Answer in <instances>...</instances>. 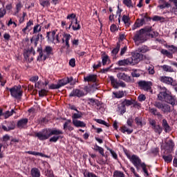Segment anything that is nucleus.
<instances>
[{
	"mask_svg": "<svg viewBox=\"0 0 177 177\" xmlns=\"http://www.w3.org/2000/svg\"><path fill=\"white\" fill-rule=\"evenodd\" d=\"M53 135L55 136H53ZM59 135H63V131L60 129H44L39 132H35L34 136L35 138H37V139L41 142H44V140H48L50 136H53L49 139V142L51 143H56V142L62 138Z\"/></svg>",
	"mask_w": 177,
	"mask_h": 177,
	"instance_id": "f257e3e1",
	"label": "nucleus"
},
{
	"mask_svg": "<svg viewBox=\"0 0 177 177\" xmlns=\"http://www.w3.org/2000/svg\"><path fill=\"white\" fill-rule=\"evenodd\" d=\"M158 100L165 102L167 104H171L173 107L177 104V98L176 95L164 86H158Z\"/></svg>",
	"mask_w": 177,
	"mask_h": 177,
	"instance_id": "f03ea898",
	"label": "nucleus"
},
{
	"mask_svg": "<svg viewBox=\"0 0 177 177\" xmlns=\"http://www.w3.org/2000/svg\"><path fill=\"white\" fill-rule=\"evenodd\" d=\"M124 153L127 156V158L130 160L131 162L134 165L137 171H140V168H142L144 174H146V176H149V171L147 170V165L144 162H142V159L139 158L137 155H132L131 156V153L127 149H124Z\"/></svg>",
	"mask_w": 177,
	"mask_h": 177,
	"instance_id": "7ed1b4c3",
	"label": "nucleus"
},
{
	"mask_svg": "<svg viewBox=\"0 0 177 177\" xmlns=\"http://www.w3.org/2000/svg\"><path fill=\"white\" fill-rule=\"evenodd\" d=\"M124 153L127 156V158L130 160L131 162L134 165L137 171H140V168H142L144 174H146V176H149V171L147 170V165L144 162H142V159L139 158L137 155H132L131 156V153L127 149H124Z\"/></svg>",
	"mask_w": 177,
	"mask_h": 177,
	"instance_id": "20e7f679",
	"label": "nucleus"
},
{
	"mask_svg": "<svg viewBox=\"0 0 177 177\" xmlns=\"http://www.w3.org/2000/svg\"><path fill=\"white\" fill-rule=\"evenodd\" d=\"M37 52L39 53L37 61L45 62L46 59H49L50 56L53 55V48L50 46H46L44 49H42V46H40L37 48Z\"/></svg>",
	"mask_w": 177,
	"mask_h": 177,
	"instance_id": "39448f33",
	"label": "nucleus"
},
{
	"mask_svg": "<svg viewBox=\"0 0 177 177\" xmlns=\"http://www.w3.org/2000/svg\"><path fill=\"white\" fill-rule=\"evenodd\" d=\"M7 91H10V95L14 99H17V100H20L23 97V90H21V86H14L13 87L9 88V87H6Z\"/></svg>",
	"mask_w": 177,
	"mask_h": 177,
	"instance_id": "423d86ee",
	"label": "nucleus"
},
{
	"mask_svg": "<svg viewBox=\"0 0 177 177\" xmlns=\"http://www.w3.org/2000/svg\"><path fill=\"white\" fill-rule=\"evenodd\" d=\"M154 107H156V109H158L159 110H161L164 114L166 113H171V106L168 104H162V102L160 101H156L153 103Z\"/></svg>",
	"mask_w": 177,
	"mask_h": 177,
	"instance_id": "0eeeda50",
	"label": "nucleus"
},
{
	"mask_svg": "<svg viewBox=\"0 0 177 177\" xmlns=\"http://www.w3.org/2000/svg\"><path fill=\"white\" fill-rule=\"evenodd\" d=\"M138 87L142 91H145L146 92H149L151 89V86L153 83L151 82H147L146 80H140L138 82Z\"/></svg>",
	"mask_w": 177,
	"mask_h": 177,
	"instance_id": "6e6552de",
	"label": "nucleus"
},
{
	"mask_svg": "<svg viewBox=\"0 0 177 177\" xmlns=\"http://www.w3.org/2000/svg\"><path fill=\"white\" fill-rule=\"evenodd\" d=\"M67 84H70V85H75V80H74V77H66L65 78L59 80L58 82V84L59 85L60 88H62V86L67 85Z\"/></svg>",
	"mask_w": 177,
	"mask_h": 177,
	"instance_id": "1a4fd4ad",
	"label": "nucleus"
},
{
	"mask_svg": "<svg viewBox=\"0 0 177 177\" xmlns=\"http://www.w3.org/2000/svg\"><path fill=\"white\" fill-rule=\"evenodd\" d=\"M129 58L131 60V66H135V64H138L141 60H143V54L136 53Z\"/></svg>",
	"mask_w": 177,
	"mask_h": 177,
	"instance_id": "9d476101",
	"label": "nucleus"
},
{
	"mask_svg": "<svg viewBox=\"0 0 177 177\" xmlns=\"http://www.w3.org/2000/svg\"><path fill=\"white\" fill-rule=\"evenodd\" d=\"M160 82L166 84L167 85H171V86H176V80L168 76H162L160 77Z\"/></svg>",
	"mask_w": 177,
	"mask_h": 177,
	"instance_id": "9b49d317",
	"label": "nucleus"
},
{
	"mask_svg": "<svg viewBox=\"0 0 177 177\" xmlns=\"http://www.w3.org/2000/svg\"><path fill=\"white\" fill-rule=\"evenodd\" d=\"M133 39L135 42H145L146 41V37L145 33L140 30L139 31L136 32Z\"/></svg>",
	"mask_w": 177,
	"mask_h": 177,
	"instance_id": "f8f14e48",
	"label": "nucleus"
},
{
	"mask_svg": "<svg viewBox=\"0 0 177 177\" xmlns=\"http://www.w3.org/2000/svg\"><path fill=\"white\" fill-rule=\"evenodd\" d=\"M83 96H85V93L78 88H73L69 94V97H82Z\"/></svg>",
	"mask_w": 177,
	"mask_h": 177,
	"instance_id": "ddd939ff",
	"label": "nucleus"
},
{
	"mask_svg": "<svg viewBox=\"0 0 177 177\" xmlns=\"http://www.w3.org/2000/svg\"><path fill=\"white\" fill-rule=\"evenodd\" d=\"M174 147H175V143L174 140H169L167 142H165V145L164 147L165 152L166 153H172L174 151Z\"/></svg>",
	"mask_w": 177,
	"mask_h": 177,
	"instance_id": "4468645a",
	"label": "nucleus"
},
{
	"mask_svg": "<svg viewBox=\"0 0 177 177\" xmlns=\"http://www.w3.org/2000/svg\"><path fill=\"white\" fill-rule=\"evenodd\" d=\"M63 38L62 39V44H65V47L67 50L70 49V39H71V35L68 33H64L62 35Z\"/></svg>",
	"mask_w": 177,
	"mask_h": 177,
	"instance_id": "2eb2a0df",
	"label": "nucleus"
},
{
	"mask_svg": "<svg viewBox=\"0 0 177 177\" xmlns=\"http://www.w3.org/2000/svg\"><path fill=\"white\" fill-rule=\"evenodd\" d=\"M6 125H2L1 128L6 132H9V131H13L16 128V123L15 121H9L6 122Z\"/></svg>",
	"mask_w": 177,
	"mask_h": 177,
	"instance_id": "dca6fc26",
	"label": "nucleus"
},
{
	"mask_svg": "<svg viewBox=\"0 0 177 177\" xmlns=\"http://www.w3.org/2000/svg\"><path fill=\"white\" fill-rule=\"evenodd\" d=\"M97 81V75L89 74L84 77V82H96Z\"/></svg>",
	"mask_w": 177,
	"mask_h": 177,
	"instance_id": "f3484780",
	"label": "nucleus"
},
{
	"mask_svg": "<svg viewBox=\"0 0 177 177\" xmlns=\"http://www.w3.org/2000/svg\"><path fill=\"white\" fill-rule=\"evenodd\" d=\"M28 124V118H22L17 121V127L19 129H24L27 124Z\"/></svg>",
	"mask_w": 177,
	"mask_h": 177,
	"instance_id": "a211bd4d",
	"label": "nucleus"
},
{
	"mask_svg": "<svg viewBox=\"0 0 177 177\" xmlns=\"http://www.w3.org/2000/svg\"><path fill=\"white\" fill-rule=\"evenodd\" d=\"M117 77L119 80H122V81H125V82H132V77L125 74V73H118Z\"/></svg>",
	"mask_w": 177,
	"mask_h": 177,
	"instance_id": "6ab92c4d",
	"label": "nucleus"
},
{
	"mask_svg": "<svg viewBox=\"0 0 177 177\" xmlns=\"http://www.w3.org/2000/svg\"><path fill=\"white\" fill-rule=\"evenodd\" d=\"M162 158H163L165 162H167V164H169V162H172V154L171 153L168 152H164V154L162 156Z\"/></svg>",
	"mask_w": 177,
	"mask_h": 177,
	"instance_id": "aec40b11",
	"label": "nucleus"
},
{
	"mask_svg": "<svg viewBox=\"0 0 177 177\" xmlns=\"http://www.w3.org/2000/svg\"><path fill=\"white\" fill-rule=\"evenodd\" d=\"M149 113H151L152 115H155L156 117H157L158 120H162V115L160 111H158L157 108H151L149 109Z\"/></svg>",
	"mask_w": 177,
	"mask_h": 177,
	"instance_id": "412c9836",
	"label": "nucleus"
},
{
	"mask_svg": "<svg viewBox=\"0 0 177 177\" xmlns=\"http://www.w3.org/2000/svg\"><path fill=\"white\" fill-rule=\"evenodd\" d=\"M72 122L74 127H76V128H85V127H86V124L81 120H73Z\"/></svg>",
	"mask_w": 177,
	"mask_h": 177,
	"instance_id": "4be33fe9",
	"label": "nucleus"
},
{
	"mask_svg": "<svg viewBox=\"0 0 177 177\" xmlns=\"http://www.w3.org/2000/svg\"><path fill=\"white\" fill-rule=\"evenodd\" d=\"M117 64L119 66H132V64L131 63V59L129 58L124 59H120L117 62Z\"/></svg>",
	"mask_w": 177,
	"mask_h": 177,
	"instance_id": "5701e85b",
	"label": "nucleus"
},
{
	"mask_svg": "<svg viewBox=\"0 0 177 177\" xmlns=\"http://www.w3.org/2000/svg\"><path fill=\"white\" fill-rule=\"evenodd\" d=\"M162 127H163V129L166 133L171 132V127L169 126V124H168V121H167L166 119L162 120Z\"/></svg>",
	"mask_w": 177,
	"mask_h": 177,
	"instance_id": "b1692460",
	"label": "nucleus"
},
{
	"mask_svg": "<svg viewBox=\"0 0 177 177\" xmlns=\"http://www.w3.org/2000/svg\"><path fill=\"white\" fill-rule=\"evenodd\" d=\"M30 175L32 177H41V171L37 167H33L30 171Z\"/></svg>",
	"mask_w": 177,
	"mask_h": 177,
	"instance_id": "393cba45",
	"label": "nucleus"
},
{
	"mask_svg": "<svg viewBox=\"0 0 177 177\" xmlns=\"http://www.w3.org/2000/svg\"><path fill=\"white\" fill-rule=\"evenodd\" d=\"M55 35H56V31L53 30V32H47L46 38L48 41H55Z\"/></svg>",
	"mask_w": 177,
	"mask_h": 177,
	"instance_id": "a878e982",
	"label": "nucleus"
},
{
	"mask_svg": "<svg viewBox=\"0 0 177 177\" xmlns=\"http://www.w3.org/2000/svg\"><path fill=\"white\" fill-rule=\"evenodd\" d=\"M122 21H123V23L128 27L131 26V18L129 17V15H124L122 18Z\"/></svg>",
	"mask_w": 177,
	"mask_h": 177,
	"instance_id": "bb28decb",
	"label": "nucleus"
},
{
	"mask_svg": "<svg viewBox=\"0 0 177 177\" xmlns=\"http://www.w3.org/2000/svg\"><path fill=\"white\" fill-rule=\"evenodd\" d=\"M121 48V44H120V41L117 42L116 44V48H114L112 51L111 54L113 56H117L118 55V53L120 52V48Z\"/></svg>",
	"mask_w": 177,
	"mask_h": 177,
	"instance_id": "cd10ccee",
	"label": "nucleus"
},
{
	"mask_svg": "<svg viewBox=\"0 0 177 177\" xmlns=\"http://www.w3.org/2000/svg\"><path fill=\"white\" fill-rule=\"evenodd\" d=\"M109 80L111 81V85H113V87L115 88V89H118V82L115 78H114V76H110Z\"/></svg>",
	"mask_w": 177,
	"mask_h": 177,
	"instance_id": "c85d7f7f",
	"label": "nucleus"
},
{
	"mask_svg": "<svg viewBox=\"0 0 177 177\" xmlns=\"http://www.w3.org/2000/svg\"><path fill=\"white\" fill-rule=\"evenodd\" d=\"M120 131L122 133H125V132H127V135H131V133H132V132H133V129H128V127H127V126L121 127Z\"/></svg>",
	"mask_w": 177,
	"mask_h": 177,
	"instance_id": "c756f323",
	"label": "nucleus"
},
{
	"mask_svg": "<svg viewBox=\"0 0 177 177\" xmlns=\"http://www.w3.org/2000/svg\"><path fill=\"white\" fill-rule=\"evenodd\" d=\"M133 103H135V100L125 99L122 102V105L124 106V107H125V106H127V107H129V106H132V104H133Z\"/></svg>",
	"mask_w": 177,
	"mask_h": 177,
	"instance_id": "7c9ffc66",
	"label": "nucleus"
},
{
	"mask_svg": "<svg viewBox=\"0 0 177 177\" xmlns=\"http://www.w3.org/2000/svg\"><path fill=\"white\" fill-rule=\"evenodd\" d=\"M152 20L153 21H160V23H164V21H165V18H164V17L155 15L153 17Z\"/></svg>",
	"mask_w": 177,
	"mask_h": 177,
	"instance_id": "2f4dec72",
	"label": "nucleus"
},
{
	"mask_svg": "<svg viewBox=\"0 0 177 177\" xmlns=\"http://www.w3.org/2000/svg\"><path fill=\"white\" fill-rule=\"evenodd\" d=\"M77 113H74L72 115V120H78L80 118H82V115H84V114L82 113V112L77 111Z\"/></svg>",
	"mask_w": 177,
	"mask_h": 177,
	"instance_id": "473e14b6",
	"label": "nucleus"
},
{
	"mask_svg": "<svg viewBox=\"0 0 177 177\" xmlns=\"http://www.w3.org/2000/svg\"><path fill=\"white\" fill-rule=\"evenodd\" d=\"M161 68H162L163 71H167V73H174V68L172 66H169L168 65H163L161 66Z\"/></svg>",
	"mask_w": 177,
	"mask_h": 177,
	"instance_id": "72a5a7b5",
	"label": "nucleus"
},
{
	"mask_svg": "<svg viewBox=\"0 0 177 177\" xmlns=\"http://www.w3.org/2000/svg\"><path fill=\"white\" fill-rule=\"evenodd\" d=\"M40 5L43 6V8H49V6H50V0L40 1Z\"/></svg>",
	"mask_w": 177,
	"mask_h": 177,
	"instance_id": "f704fd0d",
	"label": "nucleus"
},
{
	"mask_svg": "<svg viewBox=\"0 0 177 177\" xmlns=\"http://www.w3.org/2000/svg\"><path fill=\"white\" fill-rule=\"evenodd\" d=\"M113 177H125V174L121 171L115 170L113 171Z\"/></svg>",
	"mask_w": 177,
	"mask_h": 177,
	"instance_id": "c9c22d12",
	"label": "nucleus"
},
{
	"mask_svg": "<svg viewBox=\"0 0 177 177\" xmlns=\"http://www.w3.org/2000/svg\"><path fill=\"white\" fill-rule=\"evenodd\" d=\"M153 129H154L156 133H158V135H161V133H162V127H161L160 124H157L156 126L153 127Z\"/></svg>",
	"mask_w": 177,
	"mask_h": 177,
	"instance_id": "e433bc0d",
	"label": "nucleus"
},
{
	"mask_svg": "<svg viewBox=\"0 0 177 177\" xmlns=\"http://www.w3.org/2000/svg\"><path fill=\"white\" fill-rule=\"evenodd\" d=\"M75 24L77 25V26L74 25L72 26L73 31H78V30H81V25L78 23V18H75Z\"/></svg>",
	"mask_w": 177,
	"mask_h": 177,
	"instance_id": "4c0bfd02",
	"label": "nucleus"
},
{
	"mask_svg": "<svg viewBox=\"0 0 177 177\" xmlns=\"http://www.w3.org/2000/svg\"><path fill=\"white\" fill-rule=\"evenodd\" d=\"M113 94L116 99H121V97H124V91L113 92Z\"/></svg>",
	"mask_w": 177,
	"mask_h": 177,
	"instance_id": "58836bf2",
	"label": "nucleus"
},
{
	"mask_svg": "<svg viewBox=\"0 0 177 177\" xmlns=\"http://www.w3.org/2000/svg\"><path fill=\"white\" fill-rule=\"evenodd\" d=\"M161 54L165 55V56H167V57H169L170 59L172 58V57H173L172 53L165 49H162Z\"/></svg>",
	"mask_w": 177,
	"mask_h": 177,
	"instance_id": "ea45409f",
	"label": "nucleus"
},
{
	"mask_svg": "<svg viewBox=\"0 0 177 177\" xmlns=\"http://www.w3.org/2000/svg\"><path fill=\"white\" fill-rule=\"evenodd\" d=\"M26 153L27 154H31L32 156H39L40 157H44V155H45L42 153L32 151H26Z\"/></svg>",
	"mask_w": 177,
	"mask_h": 177,
	"instance_id": "a19ab883",
	"label": "nucleus"
},
{
	"mask_svg": "<svg viewBox=\"0 0 177 177\" xmlns=\"http://www.w3.org/2000/svg\"><path fill=\"white\" fill-rule=\"evenodd\" d=\"M149 50H150V48L147 46H142L138 48V51L141 53H146V52H149Z\"/></svg>",
	"mask_w": 177,
	"mask_h": 177,
	"instance_id": "79ce46f5",
	"label": "nucleus"
},
{
	"mask_svg": "<svg viewBox=\"0 0 177 177\" xmlns=\"http://www.w3.org/2000/svg\"><path fill=\"white\" fill-rule=\"evenodd\" d=\"M159 9H165L166 8H171V4L167 1H164L163 4L158 6Z\"/></svg>",
	"mask_w": 177,
	"mask_h": 177,
	"instance_id": "37998d69",
	"label": "nucleus"
},
{
	"mask_svg": "<svg viewBox=\"0 0 177 177\" xmlns=\"http://www.w3.org/2000/svg\"><path fill=\"white\" fill-rule=\"evenodd\" d=\"M171 2H173L175 7L172 8V12L174 15L177 16V0H169Z\"/></svg>",
	"mask_w": 177,
	"mask_h": 177,
	"instance_id": "c03bdc74",
	"label": "nucleus"
},
{
	"mask_svg": "<svg viewBox=\"0 0 177 177\" xmlns=\"http://www.w3.org/2000/svg\"><path fill=\"white\" fill-rule=\"evenodd\" d=\"M123 4L127 8H133V5H132V0H123Z\"/></svg>",
	"mask_w": 177,
	"mask_h": 177,
	"instance_id": "a18cd8bd",
	"label": "nucleus"
},
{
	"mask_svg": "<svg viewBox=\"0 0 177 177\" xmlns=\"http://www.w3.org/2000/svg\"><path fill=\"white\" fill-rule=\"evenodd\" d=\"M41 30H42V26L39 27V24H37L33 28V34H37V32H41Z\"/></svg>",
	"mask_w": 177,
	"mask_h": 177,
	"instance_id": "49530a36",
	"label": "nucleus"
},
{
	"mask_svg": "<svg viewBox=\"0 0 177 177\" xmlns=\"http://www.w3.org/2000/svg\"><path fill=\"white\" fill-rule=\"evenodd\" d=\"M102 66H106L107 64V61L110 60V58L109 57V55H102Z\"/></svg>",
	"mask_w": 177,
	"mask_h": 177,
	"instance_id": "de8ad7c7",
	"label": "nucleus"
},
{
	"mask_svg": "<svg viewBox=\"0 0 177 177\" xmlns=\"http://www.w3.org/2000/svg\"><path fill=\"white\" fill-rule=\"evenodd\" d=\"M48 94V91L45 90V88H42L41 91H39V97H44L46 96Z\"/></svg>",
	"mask_w": 177,
	"mask_h": 177,
	"instance_id": "09e8293b",
	"label": "nucleus"
},
{
	"mask_svg": "<svg viewBox=\"0 0 177 177\" xmlns=\"http://www.w3.org/2000/svg\"><path fill=\"white\" fill-rule=\"evenodd\" d=\"M107 150H109V151H110L113 158H114L115 160H118V155H117L115 151H113V149H111L110 148H107Z\"/></svg>",
	"mask_w": 177,
	"mask_h": 177,
	"instance_id": "8fccbe9b",
	"label": "nucleus"
},
{
	"mask_svg": "<svg viewBox=\"0 0 177 177\" xmlns=\"http://www.w3.org/2000/svg\"><path fill=\"white\" fill-rule=\"evenodd\" d=\"M167 48H169V50L170 52H171L172 55L173 53H176L177 52V47L174 46V45H171V46H167Z\"/></svg>",
	"mask_w": 177,
	"mask_h": 177,
	"instance_id": "3c124183",
	"label": "nucleus"
},
{
	"mask_svg": "<svg viewBox=\"0 0 177 177\" xmlns=\"http://www.w3.org/2000/svg\"><path fill=\"white\" fill-rule=\"evenodd\" d=\"M95 121L97 122V124H101V125H105V127H109V124L102 119H95Z\"/></svg>",
	"mask_w": 177,
	"mask_h": 177,
	"instance_id": "603ef678",
	"label": "nucleus"
},
{
	"mask_svg": "<svg viewBox=\"0 0 177 177\" xmlns=\"http://www.w3.org/2000/svg\"><path fill=\"white\" fill-rule=\"evenodd\" d=\"M128 50V46H124V48H122L120 53V56H124Z\"/></svg>",
	"mask_w": 177,
	"mask_h": 177,
	"instance_id": "864d4df0",
	"label": "nucleus"
},
{
	"mask_svg": "<svg viewBox=\"0 0 177 177\" xmlns=\"http://www.w3.org/2000/svg\"><path fill=\"white\" fill-rule=\"evenodd\" d=\"M67 20H75V19H77V15H75V13H72V14H69L67 15L66 17Z\"/></svg>",
	"mask_w": 177,
	"mask_h": 177,
	"instance_id": "5fc2aeb1",
	"label": "nucleus"
},
{
	"mask_svg": "<svg viewBox=\"0 0 177 177\" xmlns=\"http://www.w3.org/2000/svg\"><path fill=\"white\" fill-rule=\"evenodd\" d=\"M135 122L136 124V125H140V127H142V125H143V124L142 123V118L140 117H136L135 118Z\"/></svg>",
	"mask_w": 177,
	"mask_h": 177,
	"instance_id": "6e6d98bb",
	"label": "nucleus"
},
{
	"mask_svg": "<svg viewBox=\"0 0 177 177\" xmlns=\"http://www.w3.org/2000/svg\"><path fill=\"white\" fill-rule=\"evenodd\" d=\"M98 164L100 165H106V164H107V159L104 160L103 158H100Z\"/></svg>",
	"mask_w": 177,
	"mask_h": 177,
	"instance_id": "4d7b16f0",
	"label": "nucleus"
},
{
	"mask_svg": "<svg viewBox=\"0 0 177 177\" xmlns=\"http://www.w3.org/2000/svg\"><path fill=\"white\" fill-rule=\"evenodd\" d=\"M141 31H142V32L144 34H146V32H151V30H152V27L151 26H149V27H146L142 29H140Z\"/></svg>",
	"mask_w": 177,
	"mask_h": 177,
	"instance_id": "13d9d810",
	"label": "nucleus"
},
{
	"mask_svg": "<svg viewBox=\"0 0 177 177\" xmlns=\"http://www.w3.org/2000/svg\"><path fill=\"white\" fill-rule=\"evenodd\" d=\"M0 143H2L1 142H8V140H10V137L9 135L6 134L3 136V138H0Z\"/></svg>",
	"mask_w": 177,
	"mask_h": 177,
	"instance_id": "bf43d9fd",
	"label": "nucleus"
},
{
	"mask_svg": "<svg viewBox=\"0 0 177 177\" xmlns=\"http://www.w3.org/2000/svg\"><path fill=\"white\" fill-rule=\"evenodd\" d=\"M69 124H71V119L66 120V121L64 122V131H66L67 129V127H68L70 126V125H68Z\"/></svg>",
	"mask_w": 177,
	"mask_h": 177,
	"instance_id": "052dcab7",
	"label": "nucleus"
},
{
	"mask_svg": "<svg viewBox=\"0 0 177 177\" xmlns=\"http://www.w3.org/2000/svg\"><path fill=\"white\" fill-rule=\"evenodd\" d=\"M110 30L111 32H115V31H118V28H117V25L112 24L110 27Z\"/></svg>",
	"mask_w": 177,
	"mask_h": 177,
	"instance_id": "680f3d73",
	"label": "nucleus"
},
{
	"mask_svg": "<svg viewBox=\"0 0 177 177\" xmlns=\"http://www.w3.org/2000/svg\"><path fill=\"white\" fill-rule=\"evenodd\" d=\"M148 71H149V74H150L151 75H153L154 73H156V71H154V66L152 65L149 66L148 68Z\"/></svg>",
	"mask_w": 177,
	"mask_h": 177,
	"instance_id": "e2e57ef3",
	"label": "nucleus"
},
{
	"mask_svg": "<svg viewBox=\"0 0 177 177\" xmlns=\"http://www.w3.org/2000/svg\"><path fill=\"white\" fill-rule=\"evenodd\" d=\"M21 8H23V6H21V3H18L16 5L15 15H17V13H19V12H20V10H21Z\"/></svg>",
	"mask_w": 177,
	"mask_h": 177,
	"instance_id": "0e129e2a",
	"label": "nucleus"
},
{
	"mask_svg": "<svg viewBox=\"0 0 177 177\" xmlns=\"http://www.w3.org/2000/svg\"><path fill=\"white\" fill-rule=\"evenodd\" d=\"M49 89H60L59 83L57 84H52L49 86Z\"/></svg>",
	"mask_w": 177,
	"mask_h": 177,
	"instance_id": "69168bd1",
	"label": "nucleus"
},
{
	"mask_svg": "<svg viewBox=\"0 0 177 177\" xmlns=\"http://www.w3.org/2000/svg\"><path fill=\"white\" fill-rule=\"evenodd\" d=\"M138 100L139 102H145V100H146V95L141 94L138 97Z\"/></svg>",
	"mask_w": 177,
	"mask_h": 177,
	"instance_id": "338daca9",
	"label": "nucleus"
},
{
	"mask_svg": "<svg viewBox=\"0 0 177 177\" xmlns=\"http://www.w3.org/2000/svg\"><path fill=\"white\" fill-rule=\"evenodd\" d=\"M92 174H93V172H89L86 170H85L83 172L84 177H92Z\"/></svg>",
	"mask_w": 177,
	"mask_h": 177,
	"instance_id": "774afa93",
	"label": "nucleus"
}]
</instances>
